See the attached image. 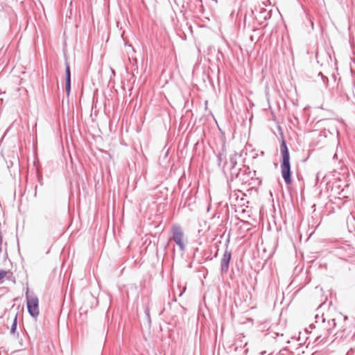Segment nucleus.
Here are the masks:
<instances>
[{"label":"nucleus","instance_id":"obj_2","mask_svg":"<svg viewBox=\"0 0 355 355\" xmlns=\"http://www.w3.org/2000/svg\"><path fill=\"white\" fill-rule=\"evenodd\" d=\"M327 335L328 330L324 322V319L322 318V325L318 324L316 326L312 324V336H315L314 343H320L326 339Z\"/></svg>","mask_w":355,"mask_h":355},{"label":"nucleus","instance_id":"obj_1","mask_svg":"<svg viewBox=\"0 0 355 355\" xmlns=\"http://www.w3.org/2000/svg\"><path fill=\"white\" fill-rule=\"evenodd\" d=\"M281 153L282 155V164L281 165V171L282 176L287 184L291 183V166L290 156L288 150L284 139L282 140L281 144Z\"/></svg>","mask_w":355,"mask_h":355},{"label":"nucleus","instance_id":"obj_8","mask_svg":"<svg viewBox=\"0 0 355 355\" xmlns=\"http://www.w3.org/2000/svg\"><path fill=\"white\" fill-rule=\"evenodd\" d=\"M322 319H324V318H323V315H322V316H320H320L317 314V315L315 316V324H318H318L322 325Z\"/></svg>","mask_w":355,"mask_h":355},{"label":"nucleus","instance_id":"obj_3","mask_svg":"<svg viewBox=\"0 0 355 355\" xmlns=\"http://www.w3.org/2000/svg\"><path fill=\"white\" fill-rule=\"evenodd\" d=\"M173 234V240L180 247L182 250L185 249L186 239L182 228L178 225H173L171 228Z\"/></svg>","mask_w":355,"mask_h":355},{"label":"nucleus","instance_id":"obj_4","mask_svg":"<svg viewBox=\"0 0 355 355\" xmlns=\"http://www.w3.org/2000/svg\"><path fill=\"white\" fill-rule=\"evenodd\" d=\"M328 85V78L324 77L321 72H319L314 80V89L315 92L323 94Z\"/></svg>","mask_w":355,"mask_h":355},{"label":"nucleus","instance_id":"obj_9","mask_svg":"<svg viewBox=\"0 0 355 355\" xmlns=\"http://www.w3.org/2000/svg\"><path fill=\"white\" fill-rule=\"evenodd\" d=\"M7 272L4 270L0 271V282L6 276Z\"/></svg>","mask_w":355,"mask_h":355},{"label":"nucleus","instance_id":"obj_10","mask_svg":"<svg viewBox=\"0 0 355 355\" xmlns=\"http://www.w3.org/2000/svg\"><path fill=\"white\" fill-rule=\"evenodd\" d=\"M312 132H313L314 135H317V136H318V137H322V139H324V138H325V137H323V136L321 135V133H320V132H317V131H312Z\"/></svg>","mask_w":355,"mask_h":355},{"label":"nucleus","instance_id":"obj_6","mask_svg":"<svg viewBox=\"0 0 355 355\" xmlns=\"http://www.w3.org/2000/svg\"><path fill=\"white\" fill-rule=\"evenodd\" d=\"M231 259L230 252H225L221 260V270L227 272L229 268V263Z\"/></svg>","mask_w":355,"mask_h":355},{"label":"nucleus","instance_id":"obj_7","mask_svg":"<svg viewBox=\"0 0 355 355\" xmlns=\"http://www.w3.org/2000/svg\"><path fill=\"white\" fill-rule=\"evenodd\" d=\"M71 90V72L69 65L67 64L66 67V92L67 95L69 96Z\"/></svg>","mask_w":355,"mask_h":355},{"label":"nucleus","instance_id":"obj_5","mask_svg":"<svg viewBox=\"0 0 355 355\" xmlns=\"http://www.w3.org/2000/svg\"><path fill=\"white\" fill-rule=\"evenodd\" d=\"M38 299L36 297H27V307L29 313L34 318L39 315Z\"/></svg>","mask_w":355,"mask_h":355}]
</instances>
